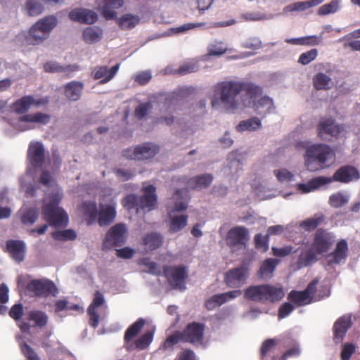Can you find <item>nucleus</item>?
I'll return each mask as SVG.
<instances>
[{"mask_svg": "<svg viewBox=\"0 0 360 360\" xmlns=\"http://www.w3.org/2000/svg\"><path fill=\"white\" fill-rule=\"evenodd\" d=\"M26 290L31 296L47 297L49 295L55 296L58 289L55 283L49 279H34L30 281Z\"/></svg>", "mask_w": 360, "mask_h": 360, "instance_id": "obj_6", "label": "nucleus"}, {"mask_svg": "<svg viewBox=\"0 0 360 360\" xmlns=\"http://www.w3.org/2000/svg\"><path fill=\"white\" fill-rule=\"evenodd\" d=\"M352 326L350 316L344 315L338 318L333 326V340L335 343L339 344L342 342L347 330Z\"/></svg>", "mask_w": 360, "mask_h": 360, "instance_id": "obj_20", "label": "nucleus"}, {"mask_svg": "<svg viewBox=\"0 0 360 360\" xmlns=\"http://www.w3.org/2000/svg\"><path fill=\"white\" fill-rule=\"evenodd\" d=\"M249 276V269L241 265L227 271L224 275V283L230 288H239L243 285Z\"/></svg>", "mask_w": 360, "mask_h": 360, "instance_id": "obj_11", "label": "nucleus"}, {"mask_svg": "<svg viewBox=\"0 0 360 360\" xmlns=\"http://www.w3.org/2000/svg\"><path fill=\"white\" fill-rule=\"evenodd\" d=\"M39 212L36 208L27 209L21 216V221L23 224H33L38 219Z\"/></svg>", "mask_w": 360, "mask_h": 360, "instance_id": "obj_54", "label": "nucleus"}, {"mask_svg": "<svg viewBox=\"0 0 360 360\" xmlns=\"http://www.w3.org/2000/svg\"><path fill=\"white\" fill-rule=\"evenodd\" d=\"M339 9V1L338 0H332L328 4H326L318 10V14L319 15H326L330 13H334Z\"/></svg>", "mask_w": 360, "mask_h": 360, "instance_id": "obj_57", "label": "nucleus"}, {"mask_svg": "<svg viewBox=\"0 0 360 360\" xmlns=\"http://www.w3.org/2000/svg\"><path fill=\"white\" fill-rule=\"evenodd\" d=\"M317 255L316 250L312 249V245L311 248L304 252H302L298 259V264L301 266H307L312 263H314L317 261Z\"/></svg>", "mask_w": 360, "mask_h": 360, "instance_id": "obj_50", "label": "nucleus"}, {"mask_svg": "<svg viewBox=\"0 0 360 360\" xmlns=\"http://www.w3.org/2000/svg\"><path fill=\"white\" fill-rule=\"evenodd\" d=\"M50 120V115L41 112L25 114L18 119L19 122L37 123L43 125L48 124Z\"/></svg>", "mask_w": 360, "mask_h": 360, "instance_id": "obj_34", "label": "nucleus"}, {"mask_svg": "<svg viewBox=\"0 0 360 360\" xmlns=\"http://www.w3.org/2000/svg\"><path fill=\"white\" fill-rule=\"evenodd\" d=\"M285 296L284 289L271 284L250 285L244 291V297L262 304L274 303Z\"/></svg>", "mask_w": 360, "mask_h": 360, "instance_id": "obj_3", "label": "nucleus"}, {"mask_svg": "<svg viewBox=\"0 0 360 360\" xmlns=\"http://www.w3.org/2000/svg\"><path fill=\"white\" fill-rule=\"evenodd\" d=\"M331 78L323 72H319L313 77V85L316 90H328L332 86Z\"/></svg>", "mask_w": 360, "mask_h": 360, "instance_id": "obj_42", "label": "nucleus"}, {"mask_svg": "<svg viewBox=\"0 0 360 360\" xmlns=\"http://www.w3.org/2000/svg\"><path fill=\"white\" fill-rule=\"evenodd\" d=\"M44 68L46 72L64 73L67 77H69L72 72L78 71L79 70V66L75 64L63 66L57 63L52 61L46 63L44 65Z\"/></svg>", "mask_w": 360, "mask_h": 360, "instance_id": "obj_27", "label": "nucleus"}, {"mask_svg": "<svg viewBox=\"0 0 360 360\" xmlns=\"http://www.w3.org/2000/svg\"><path fill=\"white\" fill-rule=\"evenodd\" d=\"M288 43L296 45L314 46L320 43V39L316 35L300 38H292L287 40Z\"/></svg>", "mask_w": 360, "mask_h": 360, "instance_id": "obj_52", "label": "nucleus"}, {"mask_svg": "<svg viewBox=\"0 0 360 360\" xmlns=\"http://www.w3.org/2000/svg\"><path fill=\"white\" fill-rule=\"evenodd\" d=\"M335 242V236L333 233L323 229H319L316 231L311 243L312 249L318 254L327 252Z\"/></svg>", "mask_w": 360, "mask_h": 360, "instance_id": "obj_9", "label": "nucleus"}, {"mask_svg": "<svg viewBox=\"0 0 360 360\" xmlns=\"http://www.w3.org/2000/svg\"><path fill=\"white\" fill-rule=\"evenodd\" d=\"M27 316V321H33L34 323L32 326L43 328L48 323V316L45 312L42 311L32 310L29 311Z\"/></svg>", "mask_w": 360, "mask_h": 360, "instance_id": "obj_43", "label": "nucleus"}, {"mask_svg": "<svg viewBox=\"0 0 360 360\" xmlns=\"http://www.w3.org/2000/svg\"><path fill=\"white\" fill-rule=\"evenodd\" d=\"M116 215V212L114 206L100 205V210L98 213V223L101 226H108L110 224Z\"/></svg>", "mask_w": 360, "mask_h": 360, "instance_id": "obj_28", "label": "nucleus"}, {"mask_svg": "<svg viewBox=\"0 0 360 360\" xmlns=\"http://www.w3.org/2000/svg\"><path fill=\"white\" fill-rule=\"evenodd\" d=\"M52 236L57 240H72L77 237L75 231L72 229L56 231L52 233Z\"/></svg>", "mask_w": 360, "mask_h": 360, "instance_id": "obj_56", "label": "nucleus"}, {"mask_svg": "<svg viewBox=\"0 0 360 360\" xmlns=\"http://www.w3.org/2000/svg\"><path fill=\"white\" fill-rule=\"evenodd\" d=\"M122 205L129 210L136 209L139 211V197L134 194H129L126 195L122 201Z\"/></svg>", "mask_w": 360, "mask_h": 360, "instance_id": "obj_55", "label": "nucleus"}, {"mask_svg": "<svg viewBox=\"0 0 360 360\" xmlns=\"http://www.w3.org/2000/svg\"><path fill=\"white\" fill-rule=\"evenodd\" d=\"M105 303L103 295L98 290L94 293L92 302L87 309V313L89 316V325L94 328H96L99 325V315L96 309Z\"/></svg>", "mask_w": 360, "mask_h": 360, "instance_id": "obj_21", "label": "nucleus"}, {"mask_svg": "<svg viewBox=\"0 0 360 360\" xmlns=\"http://www.w3.org/2000/svg\"><path fill=\"white\" fill-rule=\"evenodd\" d=\"M205 325L198 322L188 323L181 331L184 342H189L193 345L202 344L204 336Z\"/></svg>", "mask_w": 360, "mask_h": 360, "instance_id": "obj_12", "label": "nucleus"}, {"mask_svg": "<svg viewBox=\"0 0 360 360\" xmlns=\"http://www.w3.org/2000/svg\"><path fill=\"white\" fill-rule=\"evenodd\" d=\"M153 339V333L152 331H147L134 342L135 348L139 350L145 349L151 343Z\"/></svg>", "mask_w": 360, "mask_h": 360, "instance_id": "obj_53", "label": "nucleus"}, {"mask_svg": "<svg viewBox=\"0 0 360 360\" xmlns=\"http://www.w3.org/2000/svg\"><path fill=\"white\" fill-rule=\"evenodd\" d=\"M262 94V93L252 99L250 97H249L248 101L243 100V103L244 106L252 107L257 114L265 116L266 114L271 112V110L274 108V106L272 99L266 96L260 98L256 102L257 98L260 96Z\"/></svg>", "mask_w": 360, "mask_h": 360, "instance_id": "obj_14", "label": "nucleus"}, {"mask_svg": "<svg viewBox=\"0 0 360 360\" xmlns=\"http://www.w3.org/2000/svg\"><path fill=\"white\" fill-rule=\"evenodd\" d=\"M138 264L139 265L144 266L146 268V269L144 271L149 274L157 275L160 274V273H157V264L150 261L149 258L140 259L138 262Z\"/></svg>", "mask_w": 360, "mask_h": 360, "instance_id": "obj_63", "label": "nucleus"}, {"mask_svg": "<svg viewBox=\"0 0 360 360\" xmlns=\"http://www.w3.org/2000/svg\"><path fill=\"white\" fill-rule=\"evenodd\" d=\"M278 260L273 258H269L264 260L258 271V276L262 278H271L276 265L278 264Z\"/></svg>", "mask_w": 360, "mask_h": 360, "instance_id": "obj_39", "label": "nucleus"}, {"mask_svg": "<svg viewBox=\"0 0 360 360\" xmlns=\"http://www.w3.org/2000/svg\"><path fill=\"white\" fill-rule=\"evenodd\" d=\"M262 127L261 120L256 117H253L250 119L241 121L236 127V129L238 131H256Z\"/></svg>", "mask_w": 360, "mask_h": 360, "instance_id": "obj_44", "label": "nucleus"}, {"mask_svg": "<svg viewBox=\"0 0 360 360\" xmlns=\"http://www.w3.org/2000/svg\"><path fill=\"white\" fill-rule=\"evenodd\" d=\"M103 35V31L98 27H88L82 33L83 39L87 44H94L99 41Z\"/></svg>", "mask_w": 360, "mask_h": 360, "instance_id": "obj_41", "label": "nucleus"}, {"mask_svg": "<svg viewBox=\"0 0 360 360\" xmlns=\"http://www.w3.org/2000/svg\"><path fill=\"white\" fill-rule=\"evenodd\" d=\"M318 136L326 139V136H336L340 133V127L335 123L332 118L321 119L316 127Z\"/></svg>", "mask_w": 360, "mask_h": 360, "instance_id": "obj_19", "label": "nucleus"}, {"mask_svg": "<svg viewBox=\"0 0 360 360\" xmlns=\"http://www.w3.org/2000/svg\"><path fill=\"white\" fill-rule=\"evenodd\" d=\"M163 243V238L161 234L152 232L146 234L143 238V244L150 251L159 248Z\"/></svg>", "mask_w": 360, "mask_h": 360, "instance_id": "obj_37", "label": "nucleus"}, {"mask_svg": "<svg viewBox=\"0 0 360 360\" xmlns=\"http://www.w3.org/2000/svg\"><path fill=\"white\" fill-rule=\"evenodd\" d=\"M58 20L54 15L46 16L39 21L35 25L39 28V32L43 36L46 34L49 36L50 32L57 25Z\"/></svg>", "mask_w": 360, "mask_h": 360, "instance_id": "obj_36", "label": "nucleus"}, {"mask_svg": "<svg viewBox=\"0 0 360 360\" xmlns=\"http://www.w3.org/2000/svg\"><path fill=\"white\" fill-rule=\"evenodd\" d=\"M127 229L124 224H117L112 226L106 233L103 245L105 248L120 247L125 242Z\"/></svg>", "mask_w": 360, "mask_h": 360, "instance_id": "obj_10", "label": "nucleus"}, {"mask_svg": "<svg viewBox=\"0 0 360 360\" xmlns=\"http://www.w3.org/2000/svg\"><path fill=\"white\" fill-rule=\"evenodd\" d=\"M179 342H184V338L181 331L176 330L166 338L163 344L160 346V349L164 350L172 349Z\"/></svg>", "mask_w": 360, "mask_h": 360, "instance_id": "obj_51", "label": "nucleus"}, {"mask_svg": "<svg viewBox=\"0 0 360 360\" xmlns=\"http://www.w3.org/2000/svg\"><path fill=\"white\" fill-rule=\"evenodd\" d=\"M188 215L173 214L172 212H169V231L170 233H176L186 226L188 223Z\"/></svg>", "mask_w": 360, "mask_h": 360, "instance_id": "obj_30", "label": "nucleus"}, {"mask_svg": "<svg viewBox=\"0 0 360 360\" xmlns=\"http://www.w3.org/2000/svg\"><path fill=\"white\" fill-rule=\"evenodd\" d=\"M242 91H245L246 96L251 99L263 92L262 87L252 82L224 81L215 86L216 95L219 96L221 102L227 110L233 111L237 109V97Z\"/></svg>", "mask_w": 360, "mask_h": 360, "instance_id": "obj_1", "label": "nucleus"}, {"mask_svg": "<svg viewBox=\"0 0 360 360\" xmlns=\"http://www.w3.org/2000/svg\"><path fill=\"white\" fill-rule=\"evenodd\" d=\"M33 96L27 95L21 97L13 102L11 105V110L17 114H24L29 111L32 105Z\"/></svg>", "mask_w": 360, "mask_h": 360, "instance_id": "obj_31", "label": "nucleus"}, {"mask_svg": "<svg viewBox=\"0 0 360 360\" xmlns=\"http://www.w3.org/2000/svg\"><path fill=\"white\" fill-rule=\"evenodd\" d=\"M324 0H310L309 1H298L286 6L288 11H303L309 8L321 4Z\"/></svg>", "mask_w": 360, "mask_h": 360, "instance_id": "obj_48", "label": "nucleus"}, {"mask_svg": "<svg viewBox=\"0 0 360 360\" xmlns=\"http://www.w3.org/2000/svg\"><path fill=\"white\" fill-rule=\"evenodd\" d=\"M360 178L359 170L352 165H344L338 168L332 177H327L333 181H337L342 184H348L353 181H356Z\"/></svg>", "mask_w": 360, "mask_h": 360, "instance_id": "obj_13", "label": "nucleus"}, {"mask_svg": "<svg viewBox=\"0 0 360 360\" xmlns=\"http://www.w3.org/2000/svg\"><path fill=\"white\" fill-rule=\"evenodd\" d=\"M156 188L153 185H149L143 188V194L139 197V207L143 210H153L157 204Z\"/></svg>", "mask_w": 360, "mask_h": 360, "instance_id": "obj_22", "label": "nucleus"}, {"mask_svg": "<svg viewBox=\"0 0 360 360\" xmlns=\"http://www.w3.org/2000/svg\"><path fill=\"white\" fill-rule=\"evenodd\" d=\"M145 323V320L142 318H139L133 324H131L124 333V342L129 343L133 340L135 337L141 332Z\"/></svg>", "mask_w": 360, "mask_h": 360, "instance_id": "obj_38", "label": "nucleus"}, {"mask_svg": "<svg viewBox=\"0 0 360 360\" xmlns=\"http://www.w3.org/2000/svg\"><path fill=\"white\" fill-rule=\"evenodd\" d=\"M330 180L327 176H318L311 179L307 184H300L298 188L302 193H309L310 191L319 188L320 186L328 184Z\"/></svg>", "mask_w": 360, "mask_h": 360, "instance_id": "obj_35", "label": "nucleus"}, {"mask_svg": "<svg viewBox=\"0 0 360 360\" xmlns=\"http://www.w3.org/2000/svg\"><path fill=\"white\" fill-rule=\"evenodd\" d=\"M164 275L169 284L174 289L184 290L185 279L187 277L186 269L184 266H165Z\"/></svg>", "mask_w": 360, "mask_h": 360, "instance_id": "obj_8", "label": "nucleus"}, {"mask_svg": "<svg viewBox=\"0 0 360 360\" xmlns=\"http://www.w3.org/2000/svg\"><path fill=\"white\" fill-rule=\"evenodd\" d=\"M348 253V244L346 240L341 239L339 240L336 247L333 252L329 255V264H339L341 262H345Z\"/></svg>", "mask_w": 360, "mask_h": 360, "instance_id": "obj_24", "label": "nucleus"}, {"mask_svg": "<svg viewBox=\"0 0 360 360\" xmlns=\"http://www.w3.org/2000/svg\"><path fill=\"white\" fill-rule=\"evenodd\" d=\"M60 199L53 198L42 207L43 219L53 227H65L69 222L67 212L59 207Z\"/></svg>", "mask_w": 360, "mask_h": 360, "instance_id": "obj_4", "label": "nucleus"}, {"mask_svg": "<svg viewBox=\"0 0 360 360\" xmlns=\"http://www.w3.org/2000/svg\"><path fill=\"white\" fill-rule=\"evenodd\" d=\"M213 176L210 174H204L198 175L189 179L187 185L189 188H202L208 187L212 182Z\"/></svg>", "mask_w": 360, "mask_h": 360, "instance_id": "obj_32", "label": "nucleus"}, {"mask_svg": "<svg viewBox=\"0 0 360 360\" xmlns=\"http://www.w3.org/2000/svg\"><path fill=\"white\" fill-rule=\"evenodd\" d=\"M249 239L248 229L245 226H237L228 231L225 240L232 251H236L245 248Z\"/></svg>", "mask_w": 360, "mask_h": 360, "instance_id": "obj_5", "label": "nucleus"}, {"mask_svg": "<svg viewBox=\"0 0 360 360\" xmlns=\"http://www.w3.org/2000/svg\"><path fill=\"white\" fill-rule=\"evenodd\" d=\"M20 348L27 360H40L37 352L26 342L21 343Z\"/></svg>", "mask_w": 360, "mask_h": 360, "instance_id": "obj_60", "label": "nucleus"}, {"mask_svg": "<svg viewBox=\"0 0 360 360\" xmlns=\"http://www.w3.org/2000/svg\"><path fill=\"white\" fill-rule=\"evenodd\" d=\"M26 9L28 14L31 16H35L41 14L44 11L43 5L34 0H28L26 2Z\"/></svg>", "mask_w": 360, "mask_h": 360, "instance_id": "obj_58", "label": "nucleus"}, {"mask_svg": "<svg viewBox=\"0 0 360 360\" xmlns=\"http://www.w3.org/2000/svg\"><path fill=\"white\" fill-rule=\"evenodd\" d=\"M224 303L221 294H217L210 297L205 302V307L207 310L212 311Z\"/></svg>", "mask_w": 360, "mask_h": 360, "instance_id": "obj_59", "label": "nucleus"}, {"mask_svg": "<svg viewBox=\"0 0 360 360\" xmlns=\"http://www.w3.org/2000/svg\"><path fill=\"white\" fill-rule=\"evenodd\" d=\"M324 220L325 217L323 214H316L312 217L302 221L300 224V226L305 231H310L316 229Z\"/></svg>", "mask_w": 360, "mask_h": 360, "instance_id": "obj_46", "label": "nucleus"}, {"mask_svg": "<svg viewBox=\"0 0 360 360\" xmlns=\"http://www.w3.org/2000/svg\"><path fill=\"white\" fill-rule=\"evenodd\" d=\"M151 108L152 105L150 102L141 103L134 110V115L136 117L141 120L147 115L148 112Z\"/></svg>", "mask_w": 360, "mask_h": 360, "instance_id": "obj_64", "label": "nucleus"}, {"mask_svg": "<svg viewBox=\"0 0 360 360\" xmlns=\"http://www.w3.org/2000/svg\"><path fill=\"white\" fill-rule=\"evenodd\" d=\"M82 210L87 217L89 224L94 223L98 217V209L94 201H85L82 205Z\"/></svg>", "mask_w": 360, "mask_h": 360, "instance_id": "obj_40", "label": "nucleus"}, {"mask_svg": "<svg viewBox=\"0 0 360 360\" xmlns=\"http://www.w3.org/2000/svg\"><path fill=\"white\" fill-rule=\"evenodd\" d=\"M68 17L72 21L86 25L95 23L98 18V14L95 11L84 8L72 9L69 13Z\"/></svg>", "mask_w": 360, "mask_h": 360, "instance_id": "obj_16", "label": "nucleus"}, {"mask_svg": "<svg viewBox=\"0 0 360 360\" xmlns=\"http://www.w3.org/2000/svg\"><path fill=\"white\" fill-rule=\"evenodd\" d=\"M140 22V18L136 15L127 13L122 15L117 20L118 25L122 30H131Z\"/></svg>", "mask_w": 360, "mask_h": 360, "instance_id": "obj_45", "label": "nucleus"}, {"mask_svg": "<svg viewBox=\"0 0 360 360\" xmlns=\"http://www.w3.org/2000/svg\"><path fill=\"white\" fill-rule=\"evenodd\" d=\"M349 195L344 192L338 191L330 195L328 203L333 208H340L349 202Z\"/></svg>", "mask_w": 360, "mask_h": 360, "instance_id": "obj_47", "label": "nucleus"}, {"mask_svg": "<svg viewBox=\"0 0 360 360\" xmlns=\"http://www.w3.org/2000/svg\"><path fill=\"white\" fill-rule=\"evenodd\" d=\"M287 298L297 307L306 306L313 302V299H309V296L302 290H292L288 293Z\"/></svg>", "mask_w": 360, "mask_h": 360, "instance_id": "obj_33", "label": "nucleus"}, {"mask_svg": "<svg viewBox=\"0 0 360 360\" xmlns=\"http://www.w3.org/2000/svg\"><path fill=\"white\" fill-rule=\"evenodd\" d=\"M123 0H101L98 3V11L106 20H112L117 17L115 10L122 7Z\"/></svg>", "mask_w": 360, "mask_h": 360, "instance_id": "obj_18", "label": "nucleus"}, {"mask_svg": "<svg viewBox=\"0 0 360 360\" xmlns=\"http://www.w3.org/2000/svg\"><path fill=\"white\" fill-rule=\"evenodd\" d=\"M260 358L261 360H283L281 351L275 339H267L262 343Z\"/></svg>", "mask_w": 360, "mask_h": 360, "instance_id": "obj_17", "label": "nucleus"}, {"mask_svg": "<svg viewBox=\"0 0 360 360\" xmlns=\"http://www.w3.org/2000/svg\"><path fill=\"white\" fill-rule=\"evenodd\" d=\"M334 156V152L329 146L313 144L306 148L304 163L308 170L316 172L328 167Z\"/></svg>", "mask_w": 360, "mask_h": 360, "instance_id": "obj_2", "label": "nucleus"}, {"mask_svg": "<svg viewBox=\"0 0 360 360\" xmlns=\"http://www.w3.org/2000/svg\"><path fill=\"white\" fill-rule=\"evenodd\" d=\"M84 89V84L81 82L72 81L65 86V95L70 101H78Z\"/></svg>", "mask_w": 360, "mask_h": 360, "instance_id": "obj_29", "label": "nucleus"}, {"mask_svg": "<svg viewBox=\"0 0 360 360\" xmlns=\"http://www.w3.org/2000/svg\"><path fill=\"white\" fill-rule=\"evenodd\" d=\"M27 159L34 168L41 167L45 161V149L40 142L31 143L27 150Z\"/></svg>", "mask_w": 360, "mask_h": 360, "instance_id": "obj_15", "label": "nucleus"}, {"mask_svg": "<svg viewBox=\"0 0 360 360\" xmlns=\"http://www.w3.org/2000/svg\"><path fill=\"white\" fill-rule=\"evenodd\" d=\"M317 55V49H311L307 52L302 53L299 57L298 62L304 65H307L313 61L316 58Z\"/></svg>", "mask_w": 360, "mask_h": 360, "instance_id": "obj_62", "label": "nucleus"}, {"mask_svg": "<svg viewBox=\"0 0 360 360\" xmlns=\"http://www.w3.org/2000/svg\"><path fill=\"white\" fill-rule=\"evenodd\" d=\"M160 150L158 145L145 143L137 146L134 150L127 148L123 150L122 155L127 159L143 160L153 158Z\"/></svg>", "mask_w": 360, "mask_h": 360, "instance_id": "obj_7", "label": "nucleus"}, {"mask_svg": "<svg viewBox=\"0 0 360 360\" xmlns=\"http://www.w3.org/2000/svg\"><path fill=\"white\" fill-rule=\"evenodd\" d=\"M120 68V64L117 63L110 68L107 66H101L93 71L94 78L95 79H101L100 84H105L111 80Z\"/></svg>", "mask_w": 360, "mask_h": 360, "instance_id": "obj_26", "label": "nucleus"}, {"mask_svg": "<svg viewBox=\"0 0 360 360\" xmlns=\"http://www.w3.org/2000/svg\"><path fill=\"white\" fill-rule=\"evenodd\" d=\"M6 249L11 257L17 262L24 260L26 245L22 240H8L6 241Z\"/></svg>", "mask_w": 360, "mask_h": 360, "instance_id": "obj_23", "label": "nucleus"}, {"mask_svg": "<svg viewBox=\"0 0 360 360\" xmlns=\"http://www.w3.org/2000/svg\"><path fill=\"white\" fill-rule=\"evenodd\" d=\"M23 315L22 304H15L9 311V316L17 322V326L24 333H29L32 326L29 321L21 320Z\"/></svg>", "mask_w": 360, "mask_h": 360, "instance_id": "obj_25", "label": "nucleus"}, {"mask_svg": "<svg viewBox=\"0 0 360 360\" xmlns=\"http://www.w3.org/2000/svg\"><path fill=\"white\" fill-rule=\"evenodd\" d=\"M39 31V28L35 24L33 25L25 36L26 42L29 44H38L48 37L46 34L42 36Z\"/></svg>", "mask_w": 360, "mask_h": 360, "instance_id": "obj_49", "label": "nucleus"}, {"mask_svg": "<svg viewBox=\"0 0 360 360\" xmlns=\"http://www.w3.org/2000/svg\"><path fill=\"white\" fill-rule=\"evenodd\" d=\"M255 248L258 250H262L263 252H266L269 249V237L267 235L263 236L261 233H257L254 237Z\"/></svg>", "mask_w": 360, "mask_h": 360, "instance_id": "obj_61", "label": "nucleus"}]
</instances>
